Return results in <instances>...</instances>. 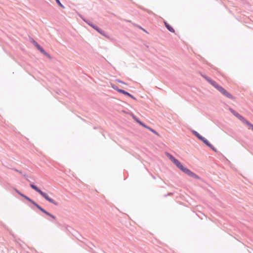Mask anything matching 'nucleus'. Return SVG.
<instances>
[{
	"mask_svg": "<svg viewBox=\"0 0 253 253\" xmlns=\"http://www.w3.org/2000/svg\"><path fill=\"white\" fill-rule=\"evenodd\" d=\"M167 156L171 161V162H172V163L174 164L176 166V167L183 172H184L187 175H189L190 176L194 177L196 179L199 178V177L197 174L192 172L190 169H188L187 168H185L178 160L176 159L171 155L168 153L167 154Z\"/></svg>",
	"mask_w": 253,
	"mask_h": 253,
	"instance_id": "1",
	"label": "nucleus"
},
{
	"mask_svg": "<svg viewBox=\"0 0 253 253\" xmlns=\"http://www.w3.org/2000/svg\"><path fill=\"white\" fill-rule=\"evenodd\" d=\"M205 78L211 85H212L215 88H216L223 95H224L226 97H227L229 98H230V99L233 98V97L230 93H229L228 92H227L222 86H221L220 85L218 84L215 82L210 79V78H209L208 77H205Z\"/></svg>",
	"mask_w": 253,
	"mask_h": 253,
	"instance_id": "2",
	"label": "nucleus"
},
{
	"mask_svg": "<svg viewBox=\"0 0 253 253\" xmlns=\"http://www.w3.org/2000/svg\"><path fill=\"white\" fill-rule=\"evenodd\" d=\"M31 187L38 192L42 196L45 200H46L49 202L55 205H57V203L54 200L49 197L47 194L43 192L40 189H39L36 185L31 184Z\"/></svg>",
	"mask_w": 253,
	"mask_h": 253,
	"instance_id": "3",
	"label": "nucleus"
},
{
	"mask_svg": "<svg viewBox=\"0 0 253 253\" xmlns=\"http://www.w3.org/2000/svg\"><path fill=\"white\" fill-rule=\"evenodd\" d=\"M231 112L239 119H240L241 121L243 122L245 121V118L243 117L241 115H240L239 114L237 113L236 111H234L233 110L231 109Z\"/></svg>",
	"mask_w": 253,
	"mask_h": 253,
	"instance_id": "4",
	"label": "nucleus"
},
{
	"mask_svg": "<svg viewBox=\"0 0 253 253\" xmlns=\"http://www.w3.org/2000/svg\"><path fill=\"white\" fill-rule=\"evenodd\" d=\"M119 92L124 94V95H127L133 99H135V98L134 97H133L132 95H131L128 92L126 91L123 89L119 90Z\"/></svg>",
	"mask_w": 253,
	"mask_h": 253,
	"instance_id": "5",
	"label": "nucleus"
},
{
	"mask_svg": "<svg viewBox=\"0 0 253 253\" xmlns=\"http://www.w3.org/2000/svg\"><path fill=\"white\" fill-rule=\"evenodd\" d=\"M207 145L211 147L213 150L216 151V149L214 148V147L211 145L208 140L205 139L204 138L202 140Z\"/></svg>",
	"mask_w": 253,
	"mask_h": 253,
	"instance_id": "6",
	"label": "nucleus"
},
{
	"mask_svg": "<svg viewBox=\"0 0 253 253\" xmlns=\"http://www.w3.org/2000/svg\"><path fill=\"white\" fill-rule=\"evenodd\" d=\"M244 123L246 124L248 126L249 129H251L253 130V125L251 124L249 122H248L247 120L245 119V121L243 122Z\"/></svg>",
	"mask_w": 253,
	"mask_h": 253,
	"instance_id": "7",
	"label": "nucleus"
},
{
	"mask_svg": "<svg viewBox=\"0 0 253 253\" xmlns=\"http://www.w3.org/2000/svg\"><path fill=\"white\" fill-rule=\"evenodd\" d=\"M165 25L168 30H169L170 32H172V33L174 32V29L171 26H170L168 23H167V22H165Z\"/></svg>",
	"mask_w": 253,
	"mask_h": 253,
	"instance_id": "8",
	"label": "nucleus"
},
{
	"mask_svg": "<svg viewBox=\"0 0 253 253\" xmlns=\"http://www.w3.org/2000/svg\"><path fill=\"white\" fill-rule=\"evenodd\" d=\"M39 50L42 52V53L43 54H44L45 55H46V56H47L48 57L50 58V56L43 49L42 47H41V48L39 49Z\"/></svg>",
	"mask_w": 253,
	"mask_h": 253,
	"instance_id": "9",
	"label": "nucleus"
},
{
	"mask_svg": "<svg viewBox=\"0 0 253 253\" xmlns=\"http://www.w3.org/2000/svg\"><path fill=\"white\" fill-rule=\"evenodd\" d=\"M33 205H35L38 209H39L40 211L43 212L44 209L41 207L39 205L36 204L35 202H33Z\"/></svg>",
	"mask_w": 253,
	"mask_h": 253,
	"instance_id": "10",
	"label": "nucleus"
},
{
	"mask_svg": "<svg viewBox=\"0 0 253 253\" xmlns=\"http://www.w3.org/2000/svg\"><path fill=\"white\" fill-rule=\"evenodd\" d=\"M111 85L112 88H113L114 89L117 90L118 92H119V90H121V89L118 88V87L113 84H111Z\"/></svg>",
	"mask_w": 253,
	"mask_h": 253,
	"instance_id": "11",
	"label": "nucleus"
},
{
	"mask_svg": "<svg viewBox=\"0 0 253 253\" xmlns=\"http://www.w3.org/2000/svg\"><path fill=\"white\" fill-rule=\"evenodd\" d=\"M194 134L197 136L198 138H199L201 140L203 139L204 137H203L202 136H201L198 133H197L196 131H194Z\"/></svg>",
	"mask_w": 253,
	"mask_h": 253,
	"instance_id": "12",
	"label": "nucleus"
},
{
	"mask_svg": "<svg viewBox=\"0 0 253 253\" xmlns=\"http://www.w3.org/2000/svg\"><path fill=\"white\" fill-rule=\"evenodd\" d=\"M148 129L149 130H150L151 132H153L154 133H155V134L157 135H159V134L157 132H156L155 130L153 129L152 128H151V127H149L148 128Z\"/></svg>",
	"mask_w": 253,
	"mask_h": 253,
	"instance_id": "13",
	"label": "nucleus"
},
{
	"mask_svg": "<svg viewBox=\"0 0 253 253\" xmlns=\"http://www.w3.org/2000/svg\"><path fill=\"white\" fill-rule=\"evenodd\" d=\"M24 198H25L26 200H27L28 201H29V202H30L31 203H32L33 204V202H34L33 200H32L31 199H30L29 197H28L27 196L25 195L24 196Z\"/></svg>",
	"mask_w": 253,
	"mask_h": 253,
	"instance_id": "14",
	"label": "nucleus"
},
{
	"mask_svg": "<svg viewBox=\"0 0 253 253\" xmlns=\"http://www.w3.org/2000/svg\"><path fill=\"white\" fill-rule=\"evenodd\" d=\"M56 1L57 3L59 4V6H60L61 7L64 8V6L61 4V3L60 2L59 0H56Z\"/></svg>",
	"mask_w": 253,
	"mask_h": 253,
	"instance_id": "15",
	"label": "nucleus"
},
{
	"mask_svg": "<svg viewBox=\"0 0 253 253\" xmlns=\"http://www.w3.org/2000/svg\"><path fill=\"white\" fill-rule=\"evenodd\" d=\"M15 191L18 193L20 195H21V196L23 197L25 196L24 195H23V194H22L21 193H20L18 190H17V189H15Z\"/></svg>",
	"mask_w": 253,
	"mask_h": 253,
	"instance_id": "16",
	"label": "nucleus"
},
{
	"mask_svg": "<svg viewBox=\"0 0 253 253\" xmlns=\"http://www.w3.org/2000/svg\"><path fill=\"white\" fill-rule=\"evenodd\" d=\"M15 191L18 193L20 195H21V196L23 197L25 196L24 195H23V194H22L21 193H20L18 190H17V189H15Z\"/></svg>",
	"mask_w": 253,
	"mask_h": 253,
	"instance_id": "17",
	"label": "nucleus"
},
{
	"mask_svg": "<svg viewBox=\"0 0 253 253\" xmlns=\"http://www.w3.org/2000/svg\"><path fill=\"white\" fill-rule=\"evenodd\" d=\"M133 119L139 124V122H140V121L138 120L135 116H133Z\"/></svg>",
	"mask_w": 253,
	"mask_h": 253,
	"instance_id": "18",
	"label": "nucleus"
},
{
	"mask_svg": "<svg viewBox=\"0 0 253 253\" xmlns=\"http://www.w3.org/2000/svg\"><path fill=\"white\" fill-rule=\"evenodd\" d=\"M43 212L45 213L46 214L49 215L50 216V215H51V214L50 213H49L48 212L46 211L45 210H44V211H43Z\"/></svg>",
	"mask_w": 253,
	"mask_h": 253,
	"instance_id": "19",
	"label": "nucleus"
},
{
	"mask_svg": "<svg viewBox=\"0 0 253 253\" xmlns=\"http://www.w3.org/2000/svg\"><path fill=\"white\" fill-rule=\"evenodd\" d=\"M94 29H95L96 31H97L98 32H99L100 33L102 34L101 31H100L98 28H97V27H96V28H94Z\"/></svg>",
	"mask_w": 253,
	"mask_h": 253,
	"instance_id": "20",
	"label": "nucleus"
},
{
	"mask_svg": "<svg viewBox=\"0 0 253 253\" xmlns=\"http://www.w3.org/2000/svg\"><path fill=\"white\" fill-rule=\"evenodd\" d=\"M94 29H95L96 31H97L98 32H99L100 33L102 34L101 31H100L98 28H97V27H96V28H94Z\"/></svg>",
	"mask_w": 253,
	"mask_h": 253,
	"instance_id": "21",
	"label": "nucleus"
},
{
	"mask_svg": "<svg viewBox=\"0 0 253 253\" xmlns=\"http://www.w3.org/2000/svg\"><path fill=\"white\" fill-rule=\"evenodd\" d=\"M36 47L39 50V49L41 48V46L39 44H36Z\"/></svg>",
	"mask_w": 253,
	"mask_h": 253,
	"instance_id": "22",
	"label": "nucleus"
},
{
	"mask_svg": "<svg viewBox=\"0 0 253 253\" xmlns=\"http://www.w3.org/2000/svg\"><path fill=\"white\" fill-rule=\"evenodd\" d=\"M33 44L35 45V46H36V44H38V43L35 41H33Z\"/></svg>",
	"mask_w": 253,
	"mask_h": 253,
	"instance_id": "23",
	"label": "nucleus"
},
{
	"mask_svg": "<svg viewBox=\"0 0 253 253\" xmlns=\"http://www.w3.org/2000/svg\"><path fill=\"white\" fill-rule=\"evenodd\" d=\"M117 81L119 82V83H122V84H126L124 82H123V81H121L120 80H117Z\"/></svg>",
	"mask_w": 253,
	"mask_h": 253,
	"instance_id": "24",
	"label": "nucleus"
},
{
	"mask_svg": "<svg viewBox=\"0 0 253 253\" xmlns=\"http://www.w3.org/2000/svg\"><path fill=\"white\" fill-rule=\"evenodd\" d=\"M139 124L141 126H144V124L143 123H142L141 121H140V122H139Z\"/></svg>",
	"mask_w": 253,
	"mask_h": 253,
	"instance_id": "25",
	"label": "nucleus"
},
{
	"mask_svg": "<svg viewBox=\"0 0 253 253\" xmlns=\"http://www.w3.org/2000/svg\"><path fill=\"white\" fill-rule=\"evenodd\" d=\"M139 124L141 126H144V124L143 123H142L141 121H140V122H139Z\"/></svg>",
	"mask_w": 253,
	"mask_h": 253,
	"instance_id": "26",
	"label": "nucleus"
},
{
	"mask_svg": "<svg viewBox=\"0 0 253 253\" xmlns=\"http://www.w3.org/2000/svg\"><path fill=\"white\" fill-rule=\"evenodd\" d=\"M145 128H146L148 129V128L149 127V126H147L146 125H145V124L144 125V126H143Z\"/></svg>",
	"mask_w": 253,
	"mask_h": 253,
	"instance_id": "27",
	"label": "nucleus"
},
{
	"mask_svg": "<svg viewBox=\"0 0 253 253\" xmlns=\"http://www.w3.org/2000/svg\"><path fill=\"white\" fill-rule=\"evenodd\" d=\"M50 216L54 219H55V217L54 215H52L51 214V215H50Z\"/></svg>",
	"mask_w": 253,
	"mask_h": 253,
	"instance_id": "28",
	"label": "nucleus"
},
{
	"mask_svg": "<svg viewBox=\"0 0 253 253\" xmlns=\"http://www.w3.org/2000/svg\"><path fill=\"white\" fill-rule=\"evenodd\" d=\"M90 26H91V27H92L94 29V28H96V27H95V26H93V25H90Z\"/></svg>",
	"mask_w": 253,
	"mask_h": 253,
	"instance_id": "29",
	"label": "nucleus"
}]
</instances>
